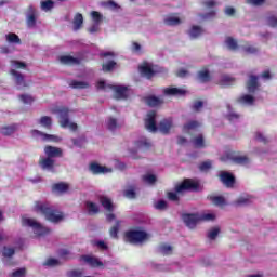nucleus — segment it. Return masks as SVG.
Returning a JSON list of instances; mask_svg holds the SVG:
<instances>
[{
  "label": "nucleus",
  "instance_id": "nucleus-2",
  "mask_svg": "<svg viewBox=\"0 0 277 277\" xmlns=\"http://www.w3.org/2000/svg\"><path fill=\"white\" fill-rule=\"evenodd\" d=\"M183 192H200V183L192 180L185 179L181 184L175 186V193L169 192L167 194V198L171 200V202H180L179 194H183Z\"/></svg>",
  "mask_w": 277,
  "mask_h": 277
},
{
  "label": "nucleus",
  "instance_id": "nucleus-37",
  "mask_svg": "<svg viewBox=\"0 0 277 277\" xmlns=\"http://www.w3.org/2000/svg\"><path fill=\"white\" fill-rule=\"evenodd\" d=\"M85 207L88 209L89 215H96V213L100 211L98 206L92 201H87Z\"/></svg>",
  "mask_w": 277,
  "mask_h": 277
},
{
  "label": "nucleus",
  "instance_id": "nucleus-14",
  "mask_svg": "<svg viewBox=\"0 0 277 277\" xmlns=\"http://www.w3.org/2000/svg\"><path fill=\"white\" fill-rule=\"evenodd\" d=\"M10 75L15 78V83L19 90H23V88H29V83L25 81V76L23 74L16 71V69H11Z\"/></svg>",
  "mask_w": 277,
  "mask_h": 277
},
{
  "label": "nucleus",
  "instance_id": "nucleus-64",
  "mask_svg": "<svg viewBox=\"0 0 277 277\" xmlns=\"http://www.w3.org/2000/svg\"><path fill=\"white\" fill-rule=\"evenodd\" d=\"M83 275V273H81L80 271H70L68 273V277H81Z\"/></svg>",
  "mask_w": 277,
  "mask_h": 277
},
{
  "label": "nucleus",
  "instance_id": "nucleus-57",
  "mask_svg": "<svg viewBox=\"0 0 277 277\" xmlns=\"http://www.w3.org/2000/svg\"><path fill=\"white\" fill-rule=\"evenodd\" d=\"M234 205L236 207H241V205H250V197H240L234 202Z\"/></svg>",
  "mask_w": 277,
  "mask_h": 277
},
{
  "label": "nucleus",
  "instance_id": "nucleus-15",
  "mask_svg": "<svg viewBox=\"0 0 277 277\" xmlns=\"http://www.w3.org/2000/svg\"><path fill=\"white\" fill-rule=\"evenodd\" d=\"M260 85L261 84H259V77L251 75L247 82L248 92H250V94H254V92H256V90H259Z\"/></svg>",
  "mask_w": 277,
  "mask_h": 277
},
{
  "label": "nucleus",
  "instance_id": "nucleus-7",
  "mask_svg": "<svg viewBox=\"0 0 277 277\" xmlns=\"http://www.w3.org/2000/svg\"><path fill=\"white\" fill-rule=\"evenodd\" d=\"M226 157L236 166H248V163H250V158L241 155L239 151H229L226 154Z\"/></svg>",
  "mask_w": 277,
  "mask_h": 277
},
{
  "label": "nucleus",
  "instance_id": "nucleus-38",
  "mask_svg": "<svg viewBox=\"0 0 277 277\" xmlns=\"http://www.w3.org/2000/svg\"><path fill=\"white\" fill-rule=\"evenodd\" d=\"M200 122L196 120H190L183 126V131H195V129H199Z\"/></svg>",
  "mask_w": 277,
  "mask_h": 277
},
{
  "label": "nucleus",
  "instance_id": "nucleus-11",
  "mask_svg": "<svg viewBox=\"0 0 277 277\" xmlns=\"http://www.w3.org/2000/svg\"><path fill=\"white\" fill-rule=\"evenodd\" d=\"M219 179L225 187L233 188L235 187L236 179L235 175L230 172L222 171L219 175Z\"/></svg>",
  "mask_w": 277,
  "mask_h": 277
},
{
  "label": "nucleus",
  "instance_id": "nucleus-5",
  "mask_svg": "<svg viewBox=\"0 0 277 277\" xmlns=\"http://www.w3.org/2000/svg\"><path fill=\"white\" fill-rule=\"evenodd\" d=\"M57 114L60 116V124L63 129H70V131H77L79 129V126L75 122H70V117L68 114H70V110L66 107H61L57 109Z\"/></svg>",
  "mask_w": 277,
  "mask_h": 277
},
{
  "label": "nucleus",
  "instance_id": "nucleus-62",
  "mask_svg": "<svg viewBox=\"0 0 277 277\" xmlns=\"http://www.w3.org/2000/svg\"><path fill=\"white\" fill-rule=\"evenodd\" d=\"M267 25H269V27H277V17L274 15H269L267 17Z\"/></svg>",
  "mask_w": 277,
  "mask_h": 277
},
{
  "label": "nucleus",
  "instance_id": "nucleus-20",
  "mask_svg": "<svg viewBox=\"0 0 277 277\" xmlns=\"http://www.w3.org/2000/svg\"><path fill=\"white\" fill-rule=\"evenodd\" d=\"M60 62L62 64H66L67 66H79V64H81V61L79 58L70 56V55L61 56Z\"/></svg>",
  "mask_w": 277,
  "mask_h": 277
},
{
  "label": "nucleus",
  "instance_id": "nucleus-29",
  "mask_svg": "<svg viewBox=\"0 0 277 277\" xmlns=\"http://www.w3.org/2000/svg\"><path fill=\"white\" fill-rule=\"evenodd\" d=\"M69 85L74 90H88V88H90V83L85 81H77V80H71Z\"/></svg>",
  "mask_w": 277,
  "mask_h": 277
},
{
  "label": "nucleus",
  "instance_id": "nucleus-26",
  "mask_svg": "<svg viewBox=\"0 0 277 277\" xmlns=\"http://www.w3.org/2000/svg\"><path fill=\"white\" fill-rule=\"evenodd\" d=\"M164 25H167L168 27H176V25H181V23H183L179 16H174V15H168L164 19H163Z\"/></svg>",
  "mask_w": 277,
  "mask_h": 277
},
{
  "label": "nucleus",
  "instance_id": "nucleus-3",
  "mask_svg": "<svg viewBox=\"0 0 277 277\" xmlns=\"http://www.w3.org/2000/svg\"><path fill=\"white\" fill-rule=\"evenodd\" d=\"M149 237L150 235L145 230L130 229L124 233V239L129 243H144Z\"/></svg>",
  "mask_w": 277,
  "mask_h": 277
},
{
  "label": "nucleus",
  "instance_id": "nucleus-12",
  "mask_svg": "<svg viewBox=\"0 0 277 277\" xmlns=\"http://www.w3.org/2000/svg\"><path fill=\"white\" fill-rule=\"evenodd\" d=\"M138 71L141 72L142 77H146L147 79H153L157 71L153 69V66L148 62H144L142 65L138 66Z\"/></svg>",
  "mask_w": 277,
  "mask_h": 277
},
{
  "label": "nucleus",
  "instance_id": "nucleus-39",
  "mask_svg": "<svg viewBox=\"0 0 277 277\" xmlns=\"http://www.w3.org/2000/svg\"><path fill=\"white\" fill-rule=\"evenodd\" d=\"M68 187H69L68 184L61 182V183L54 184L52 186V189L53 192H60L61 194H64L68 192Z\"/></svg>",
  "mask_w": 277,
  "mask_h": 277
},
{
  "label": "nucleus",
  "instance_id": "nucleus-30",
  "mask_svg": "<svg viewBox=\"0 0 277 277\" xmlns=\"http://www.w3.org/2000/svg\"><path fill=\"white\" fill-rule=\"evenodd\" d=\"M82 259H83V261H85V263H89V265H91V267H103V263L94 256L84 255V256H82Z\"/></svg>",
  "mask_w": 277,
  "mask_h": 277
},
{
  "label": "nucleus",
  "instance_id": "nucleus-22",
  "mask_svg": "<svg viewBox=\"0 0 277 277\" xmlns=\"http://www.w3.org/2000/svg\"><path fill=\"white\" fill-rule=\"evenodd\" d=\"M197 79L200 83H209L211 81V72L207 68H202L197 72Z\"/></svg>",
  "mask_w": 277,
  "mask_h": 277
},
{
  "label": "nucleus",
  "instance_id": "nucleus-27",
  "mask_svg": "<svg viewBox=\"0 0 277 277\" xmlns=\"http://www.w3.org/2000/svg\"><path fill=\"white\" fill-rule=\"evenodd\" d=\"M202 34H205V29L196 25L192 26V28L188 30V36H190L193 40H196V38H200Z\"/></svg>",
  "mask_w": 277,
  "mask_h": 277
},
{
  "label": "nucleus",
  "instance_id": "nucleus-10",
  "mask_svg": "<svg viewBox=\"0 0 277 277\" xmlns=\"http://www.w3.org/2000/svg\"><path fill=\"white\" fill-rule=\"evenodd\" d=\"M115 92V98L118 101H127L129 98V88L124 85H108Z\"/></svg>",
  "mask_w": 277,
  "mask_h": 277
},
{
  "label": "nucleus",
  "instance_id": "nucleus-52",
  "mask_svg": "<svg viewBox=\"0 0 277 277\" xmlns=\"http://www.w3.org/2000/svg\"><path fill=\"white\" fill-rule=\"evenodd\" d=\"M212 168V162L210 160L203 161L199 164L200 172H209Z\"/></svg>",
  "mask_w": 277,
  "mask_h": 277
},
{
  "label": "nucleus",
  "instance_id": "nucleus-53",
  "mask_svg": "<svg viewBox=\"0 0 277 277\" xmlns=\"http://www.w3.org/2000/svg\"><path fill=\"white\" fill-rule=\"evenodd\" d=\"M19 100L22 101V103H24L25 105H31V103H34V97L29 94H22L19 95Z\"/></svg>",
  "mask_w": 277,
  "mask_h": 277
},
{
  "label": "nucleus",
  "instance_id": "nucleus-48",
  "mask_svg": "<svg viewBox=\"0 0 277 277\" xmlns=\"http://www.w3.org/2000/svg\"><path fill=\"white\" fill-rule=\"evenodd\" d=\"M201 4L207 10H213V8H217V5H220V3L215 0H206V1L201 2Z\"/></svg>",
  "mask_w": 277,
  "mask_h": 277
},
{
  "label": "nucleus",
  "instance_id": "nucleus-44",
  "mask_svg": "<svg viewBox=\"0 0 277 277\" xmlns=\"http://www.w3.org/2000/svg\"><path fill=\"white\" fill-rule=\"evenodd\" d=\"M236 79L228 76V75H223L221 80H220V84L221 85H233V83H235Z\"/></svg>",
  "mask_w": 277,
  "mask_h": 277
},
{
  "label": "nucleus",
  "instance_id": "nucleus-43",
  "mask_svg": "<svg viewBox=\"0 0 277 277\" xmlns=\"http://www.w3.org/2000/svg\"><path fill=\"white\" fill-rule=\"evenodd\" d=\"M91 18L95 25H101L103 23V14L98 11H92Z\"/></svg>",
  "mask_w": 277,
  "mask_h": 277
},
{
  "label": "nucleus",
  "instance_id": "nucleus-34",
  "mask_svg": "<svg viewBox=\"0 0 277 277\" xmlns=\"http://www.w3.org/2000/svg\"><path fill=\"white\" fill-rule=\"evenodd\" d=\"M39 124L44 129L51 130V127H53V119L49 116H43L39 119Z\"/></svg>",
  "mask_w": 277,
  "mask_h": 277
},
{
  "label": "nucleus",
  "instance_id": "nucleus-23",
  "mask_svg": "<svg viewBox=\"0 0 277 277\" xmlns=\"http://www.w3.org/2000/svg\"><path fill=\"white\" fill-rule=\"evenodd\" d=\"M39 166L42 170H53L55 168V160L53 158H40Z\"/></svg>",
  "mask_w": 277,
  "mask_h": 277
},
{
  "label": "nucleus",
  "instance_id": "nucleus-31",
  "mask_svg": "<svg viewBox=\"0 0 277 277\" xmlns=\"http://www.w3.org/2000/svg\"><path fill=\"white\" fill-rule=\"evenodd\" d=\"M145 102L149 107H159V105H161V103H163V101H161V98H159L155 95L147 96L145 98Z\"/></svg>",
  "mask_w": 277,
  "mask_h": 277
},
{
  "label": "nucleus",
  "instance_id": "nucleus-56",
  "mask_svg": "<svg viewBox=\"0 0 277 277\" xmlns=\"http://www.w3.org/2000/svg\"><path fill=\"white\" fill-rule=\"evenodd\" d=\"M155 209H157L158 211H166V209H168V201L159 200L155 203Z\"/></svg>",
  "mask_w": 277,
  "mask_h": 277
},
{
  "label": "nucleus",
  "instance_id": "nucleus-32",
  "mask_svg": "<svg viewBox=\"0 0 277 277\" xmlns=\"http://www.w3.org/2000/svg\"><path fill=\"white\" fill-rule=\"evenodd\" d=\"M74 31H79L83 27V14L77 13L74 17Z\"/></svg>",
  "mask_w": 277,
  "mask_h": 277
},
{
  "label": "nucleus",
  "instance_id": "nucleus-59",
  "mask_svg": "<svg viewBox=\"0 0 277 277\" xmlns=\"http://www.w3.org/2000/svg\"><path fill=\"white\" fill-rule=\"evenodd\" d=\"M213 220H215V214H200V222H213Z\"/></svg>",
  "mask_w": 277,
  "mask_h": 277
},
{
  "label": "nucleus",
  "instance_id": "nucleus-49",
  "mask_svg": "<svg viewBox=\"0 0 277 277\" xmlns=\"http://www.w3.org/2000/svg\"><path fill=\"white\" fill-rule=\"evenodd\" d=\"M123 196L129 198V200H135V198H137V193H135V188H129L123 192Z\"/></svg>",
  "mask_w": 277,
  "mask_h": 277
},
{
  "label": "nucleus",
  "instance_id": "nucleus-46",
  "mask_svg": "<svg viewBox=\"0 0 277 277\" xmlns=\"http://www.w3.org/2000/svg\"><path fill=\"white\" fill-rule=\"evenodd\" d=\"M118 127H120L118 124V120H116V118H114V117H110L107 121L108 131H116L118 129Z\"/></svg>",
  "mask_w": 277,
  "mask_h": 277
},
{
  "label": "nucleus",
  "instance_id": "nucleus-24",
  "mask_svg": "<svg viewBox=\"0 0 277 277\" xmlns=\"http://www.w3.org/2000/svg\"><path fill=\"white\" fill-rule=\"evenodd\" d=\"M36 9L34 6L28 8V15L26 18L27 27L34 28L36 27Z\"/></svg>",
  "mask_w": 277,
  "mask_h": 277
},
{
  "label": "nucleus",
  "instance_id": "nucleus-54",
  "mask_svg": "<svg viewBox=\"0 0 277 277\" xmlns=\"http://www.w3.org/2000/svg\"><path fill=\"white\" fill-rule=\"evenodd\" d=\"M159 252H161V254H172V246L166 243L160 245Z\"/></svg>",
  "mask_w": 277,
  "mask_h": 277
},
{
  "label": "nucleus",
  "instance_id": "nucleus-60",
  "mask_svg": "<svg viewBox=\"0 0 277 277\" xmlns=\"http://www.w3.org/2000/svg\"><path fill=\"white\" fill-rule=\"evenodd\" d=\"M220 235V227H214L208 233V238L211 240L216 239Z\"/></svg>",
  "mask_w": 277,
  "mask_h": 277
},
{
  "label": "nucleus",
  "instance_id": "nucleus-18",
  "mask_svg": "<svg viewBox=\"0 0 277 277\" xmlns=\"http://www.w3.org/2000/svg\"><path fill=\"white\" fill-rule=\"evenodd\" d=\"M98 200L105 211H108V213H114V202L111 201V198L107 196H100Z\"/></svg>",
  "mask_w": 277,
  "mask_h": 277
},
{
  "label": "nucleus",
  "instance_id": "nucleus-41",
  "mask_svg": "<svg viewBox=\"0 0 277 277\" xmlns=\"http://www.w3.org/2000/svg\"><path fill=\"white\" fill-rule=\"evenodd\" d=\"M225 43L230 51H237V49H239L237 40H235L233 37H227Z\"/></svg>",
  "mask_w": 277,
  "mask_h": 277
},
{
  "label": "nucleus",
  "instance_id": "nucleus-33",
  "mask_svg": "<svg viewBox=\"0 0 277 277\" xmlns=\"http://www.w3.org/2000/svg\"><path fill=\"white\" fill-rule=\"evenodd\" d=\"M135 146L136 148H141L142 150H148L150 146H153V144L150 143V141H148V138H141L135 142Z\"/></svg>",
  "mask_w": 277,
  "mask_h": 277
},
{
  "label": "nucleus",
  "instance_id": "nucleus-50",
  "mask_svg": "<svg viewBox=\"0 0 277 277\" xmlns=\"http://www.w3.org/2000/svg\"><path fill=\"white\" fill-rule=\"evenodd\" d=\"M54 5L55 2H53V0H45L41 2V9L45 12H49V10H53Z\"/></svg>",
  "mask_w": 277,
  "mask_h": 277
},
{
  "label": "nucleus",
  "instance_id": "nucleus-63",
  "mask_svg": "<svg viewBox=\"0 0 277 277\" xmlns=\"http://www.w3.org/2000/svg\"><path fill=\"white\" fill-rule=\"evenodd\" d=\"M26 272L27 271L25 268H19L17 271L13 272L11 274V277H23V276H25Z\"/></svg>",
  "mask_w": 277,
  "mask_h": 277
},
{
  "label": "nucleus",
  "instance_id": "nucleus-36",
  "mask_svg": "<svg viewBox=\"0 0 277 277\" xmlns=\"http://www.w3.org/2000/svg\"><path fill=\"white\" fill-rule=\"evenodd\" d=\"M120 224H122L121 221H116L115 225L110 227L109 235L113 237V239H118V233H120Z\"/></svg>",
  "mask_w": 277,
  "mask_h": 277
},
{
  "label": "nucleus",
  "instance_id": "nucleus-25",
  "mask_svg": "<svg viewBox=\"0 0 277 277\" xmlns=\"http://www.w3.org/2000/svg\"><path fill=\"white\" fill-rule=\"evenodd\" d=\"M89 170H90V172H92V174H105L106 172H109V169H107L106 167H103L96 162H91Z\"/></svg>",
  "mask_w": 277,
  "mask_h": 277
},
{
  "label": "nucleus",
  "instance_id": "nucleus-28",
  "mask_svg": "<svg viewBox=\"0 0 277 277\" xmlns=\"http://www.w3.org/2000/svg\"><path fill=\"white\" fill-rule=\"evenodd\" d=\"M208 200H210L212 205H215V207H224V205H226V199L222 196L209 195Z\"/></svg>",
  "mask_w": 277,
  "mask_h": 277
},
{
  "label": "nucleus",
  "instance_id": "nucleus-58",
  "mask_svg": "<svg viewBox=\"0 0 277 277\" xmlns=\"http://www.w3.org/2000/svg\"><path fill=\"white\" fill-rule=\"evenodd\" d=\"M243 51L249 55H254V53H259V49L254 45H245Z\"/></svg>",
  "mask_w": 277,
  "mask_h": 277
},
{
  "label": "nucleus",
  "instance_id": "nucleus-40",
  "mask_svg": "<svg viewBox=\"0 0 277 277\" xmlns=\"http://www.w3.org/2000/svg\"><path fill=\"white\" fill-rule=\"evenodd\" d=\"M238 103H243L245 105H254V96L245 94L238 98Z\"/></svg>",
  "mask_w": 277,
  "mask_h": 277
},
{
  "label": "nucleus",
  "instance_id": "nucleus-51",
  "mask_svg": "<svg viewBox=\"0 0 277 277\" xmlns=\"http://www.w3.org/2000/svg\"><path fill=\"white\" fill-rule=\"evenodd\" d=\"M13 254H16L14 248L3 247L2 256H4V259H12Z\"/></svg>",
  "mask_w": 277,
  "mask_h": 277
},
{
  "label": "nucleus",
  "instance_id": "nucleus-4",
  "mask_svg": "<svg viewBox=\"0 0 277 277\" xmlns=\"http://www.w3.org/2000/svg\"><path fill=\"white\" fill-rule=\"evenodd\" d=\"M22 226H27L28 228H32L35 235H37L38 237H42V235H47L50 233L49 228L42 226V224H40L35 219L23 216Z\"/></svg>",
  "mask_w": 277,
  "mask_h": 277
},
{
  "label": "nucleus",
  "instance_id": "nucleus-9",
  "mask_svg": "<svg viewBox=\"0 0 277 277\" xmlns=\"http://www.w3.org/2000/svg\"><path fill=\"white\" fill-rule=\"evenodd\" d=\"M182 220L188 228H195L200 222V214L198 213H184Z\"/></svg>",
  "mask_w": 277,
  "mask_h": 277
},
{
  "label": "nucleus",
  "instance_id": "nucleus-17",
  "mask_svg": "<svg viewBox=\"0 0 277 277\" xmlns=\"http://www.w3.org/2000/svg\"><path fill=\"white\" fill-rule=\"evenodd\" d=\"M44 153L48 158L52 159L53 157H62V148L60 147H53L51 145H48L44 147Z\"/></svg>",
  "mask_w": 277,
  "mask_h": 277
},
{
  "label": "nucleus",
  "instance_id": "nucleus-42",
  "mask_svg": "<svg viewBox=\"0 0 277 277\" xmlns=\"http://www.w3.org/2000/svg\"><path fill=\"white\" fill-rule=\"evenodd\" d=\"M6 42L11 44H21V37L14 32H10L6 35Z\"/></svg>",
  "mask_w": 277,
  "mask_h": 277
},
{
  "label": "nucleus",
  "instance_id": "nucleus-61",
  "mask_svg": "<svg viewBox=\"0 0 277 277\" xmlns=\"http://www.w3.org/2000/svg\"><path fill=\"white\" fill-rule=\"evenodd\" d=\"M43 265L48 267H55V265H60V261L57 259L50 258L43 263Z\"/></svg>",
  "mask_w": 277,
  "mask_h": 277
},
{
  "label": "nucleus",
  "instance_id": "nucleus-1",
  "mask_svg": "<svg viewBox=\"0 0 277 277\" xmlns=\"http://www.w3.org/2000/svg\"><path fill=\"white\" fill-rule=\"evenodd\" d=\"M34 211L44 215L45 220L48 222H52V224H60V222L64 220V212L51 207V205L47 201H36Z\"/></svg>",
  "mask_w": 277,
  "mask_h": 277
},
{
  "label": "nucleus",
  "instance_id": "nucleus-13",
  "mask_svg": "<svg viewBox=\"0 0 277 277\" xmlns=\"http://www.w3.org/2000/svg\"><path fill=\"white\" fill-rule=\"evenodd\" d=\"M32 137H41L42 142H60V136L53 134H47L39 130H31Z\"/></svg>",
  "mask_w": 277,
  "mask_h": 277
},
{
  "label": "nucleus",
  "instance_id": "nucleus-16",
  "mask_svg": "<svg viewBox=\"0 0 277 277\" xmlns=\"http://www.w3.org/2000/svg\"><path fill=\"white\" fill-rule=\"evenodd\" d=\"M166 96H185L187 91L185 89H179L174 87H169L163 90Z\"/></svg>",
  "mask_w": 277,
  "mask_h": 277
},
{
  "label": "nucleus",
  "instance_id": "nucleus-6",
  "mask_svg": "<svg viewBox=\"0 0 277 277\" xmlns=\"http://www.w3.org/2000/svg\"><path fill=\"white\" fill-rule=\"evenodd\" d=\"M100 57L103 58H109L107 63L102 64V70L103 72H113L116 69V66H118V63L115 61L116 53L114 52H101Z\"/></svg>",
  "mask_w": 277,
  "mask_h": 277
},
{
  "label": "nucleus",
  "instance_id": "nucleus-21",
  "mask_svg": "<svg viewBox=\"0 0 277 277\" xmlns=\"http://www.w3.org/2000/svg\"><path fill=\"white\" fill-rule=\"evenodd\" d=\"M16 131H18L17 123H13V124L4 126V127L0 128L1 135H4L6 137L10 135H14V133H16Z\"/></svg>",
  "mask_w": 277,
  "mask_h": 277
},
{
  "label": "nucleus",
  "instance_id": "nucleus-45",
  "mask_svg": "<svg viewBox=\"0 0 277 277\" xmlns=\"http://www.w3.org/2000/svg\"><path fill=\"white\" fill-rule=\"evenodd\" d=\"M193 144L195 148H205V136H202V134H199L193 140Z\"/></svg>",
  "mask_w": 277,
  "mask_h": 277
},
{
  "label": "nucleus",
  "instance_id": "nucleus-55",
  "mask_svg": "<svg viewBox=\"0 0 277 277\" xmlns=\"http://www.w3.org/2000/svg\"><path fill=\"white\" fill-rule=\"evenodd\" d=\"M143 181L149 183V185H154V183H157V176L154 174L143 175Z\"/></svg>",
  "mask_w": 277,
  "mask_h": 277
},
{
  "label": "nucleus",
  "instance_id": "nucleus-8",
  "mask_svg": "<svg viewBox=\"0 0 277 277\" xmlns=\"http://www.w3.org/2000/svg\"><path fill=\"white\" fill-rule=\"evenodd\" d=\"M157 113L155 110H151L147 114V119H145V129L149 131L150 133H157L158 127H157Z\"/></svg>",
  "mask_w": 277,
  "mask_h": 277
},
{
  "label": "nucleus",
  "instance_id": "nucleus-19",
  "mask_svg": "<svg viewBox=\"0 0 277 277\" xmlns=\"http://www.w3.org/2000/svg\"><path fill=\"white\" fill-rule=\"evenodd\" d=\"M170 129H172V118L162 119L158 124V130L161 131L163 135H168Z\"/></svg>",
  "mask_w": 277,
  "mask_h": 277
},
{
  "label": "nucleus",
  "instance_id": "nucleus-35",
  "mask_svg": "<svg viewBox=\"0 0 277 277\" xmlns=\"http://www.w3.org/2000/svg\"><path fill=\"white\" fill-rule=\"evenodd\" d=\"M198 16L201 21H211L217 16V11L210 10L208 13H199Z\"/></svg>",
  "mask_w": 277,
  "mask_h": 277
},
{
  "label": "nucleus",
  "instance_id": "nucleus-47",
  "mask_svg": "<svg viewBox=\"0 0 277 277\" xmlns=\"http://www.w3.org/2000/svg\"><path fill=\"white\" fill-rule=\"evenodd\" d=\"M71 142L74 146H77L78 148H83V144H85L88 140L85 138V136H80L78 138H71Z\"/></svg>",
  "mask_w": 277,
  "mask_h": 277
}]
</instances>
